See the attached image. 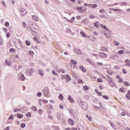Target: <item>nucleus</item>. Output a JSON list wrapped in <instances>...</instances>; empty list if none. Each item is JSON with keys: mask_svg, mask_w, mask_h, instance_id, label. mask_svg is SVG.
<instances>
[{"mask_svg": "<svg viewBox=\"0 0 130 130\" xmlns=\"http://www.w3.org/2000/svg\"><path fill=\"white\" fill-rule=\"evenodd\" d=\"M80 104H81V108H82L83 110H88V106L87 103L83 101H80Z\"/></svg>", "mask_w": 130, "mask_h": 130, "instance_id": "obj_1", "label": "nucleus"}, {"mask_svg": "<svg viewBox=\"0 0 130 130\" xmlns=\"http://www.w3.org/2000/svg\"><path fill=\"white\" fill-rule=\"evenodd\" d=\"M44 95L46 97H47L49 95V89L48 87H46L44 89Z\"/></svg>", "mask_w": 130, "mask_h": 130, "instance_id": "obj_2", "label": "nucleus"}, {"mask_svg": "<svg viewBox=\"0 0 130 130\" xmlns=\"http://www.w3.org/2000/svg\"><path fill=\"white\" fill-rule=\"evenodd\" d=\"M74 52H75V53H77L78 54H82V53L81 52V49L75 48L74 49Z\"/></svg>", "mask_w": 130, "mask_h": 130, "instance_id": "obj_3", "label": "nucleus"}, {"mask_svg": "<svg viewBox=\"0 0 130 130\" xmlns=\"http://www.w3.org/2000/svg\"><path fill=\"white\" fill-rule=\"evenodd\" d=\"M79 68L83 73H87V69H86L83 66H80Z\"/></svg>", "mask_w": 130, "mask_h": 130, "instance_id": "obj_4", "label": "nucleus"}, {"mask_svg": "<svg viewBox=\"0 0 130 130\" xmlns=\"http://www.w3.org/2000/svg\"><path fill=\"white\" fill-rule=\"evenodd\" d=\"M97 5L96 4H89L88 7L89 8H92V9H96L97 8Z\"/></svg>", "mask_w": 130, "mask_h": 130, "instance_id": "obj_5", "label": "nucleus"}, {"mask_svg": "<svg viewBox=\"0 0 130 130\" xmlns=\"http://www.w3.org/2000/svg\"><path fill=\"white\" fill-rule=\"evenodd\" d=\"M68 100L70 101V102H71V103H75V100L73 99L72 96L71 95L68 96Z\"/></svg>", "mask_w": 130, "mask_h": 130, "instance_id": "obj_6", "label": "nucleus"}, {"mask_svg": "<svg viewBox=\"0 0 130 130\" xmlns=\"http://www.w3.org/2000/svg\"><path fill=\"white\" fill-rule=\"evenodd\" d=\"M94 27H96L97 29H99L100 28V25H99V21H96L93 23Z\"/></svg>", "mask_w": 130, "mask_h": 130, "instance_id": "obj_7", "label": "nucleus"}, {"mask_svg": "<svg viewBox=\"0 0 130 130\" xmlns=\"http://www.w3.org/2000/svg\"><path fill=\"white\" fill-rule=\"evenodd\" d=\"M109 11H114L115 12H122L121 10L118 9H115V8H109Z\"/></svg>", "mask_w": 130, "mask_h": 130, "instance_id": "obj_8", "label": "nucleus"}, {"mask_svg": "<svg viewBox=\"0 0 130 130\" xmlns=\"http://www.w3.org/2000/svg\"><path fill=\"white\" fill-rule=\"evenodd\" d=\"M5 63L7 64L8 67H11L12 66V62L11 61H8V59H6L5 60Z\"/></svg>", "mask_w": 130, "mask_h": 130, "instance_id": "obj_9", "label": "nucleus"}, {"mask_svg": "<svg viewBox=\"0 0 130 130\" xmlns=\"http://www.w3.org/2000/svg\"><path fill=\"white\" fill-rule=\"evenodd\" d=\"M18 80L20 81H25V76H24V74H22L18 78Z\"/></svg>", "mask_w": 130, "mask_h": 130, "instance_id": "obj_10", "label": "nucleus"}, {"mask_svg": "<svg viewBox=\"0 0 130 130\" xmlns=\"http://www.w3.org/2000/svg\"><path fill=\"white\" fill-rule=\"evenodd\" d=\"M24 11H25V12H24ZM24 11H23V10H20V15H21V16H22V17H23V16L25 15L26 14V13H27V11H26V10L24 9Z\"/></svg>", "mask_w": 130, "mask_h": 130, "instance_id": "obj_11", "label": "nucleus"}, {"mask_svg": "<svg viewBox=\"0 0 130 130\" xmlns=\"http://www.w3.org/2000/svg\"><path fill=\"white\" fill-rule=\"evenodd\" d=\"M68 123H69V124H71V125H74V124H75V122L73 120H72V119H68Z\"/></svg>", "mask_w": 130, "mask_h": 130, "instance_id": "obj_12", "label": "nucleus"}, {"mask_svg": "<svg viewBox=\"0 0 130 130\" xmlns=\"http://www.w3.org/2000/svg\"><path fill=\"white\" fill-rule=\"evenodd\" d=\"M88 18H86L85 19H84L82 21L81 23H83V24L84 25H87V24H88Z\"/></svg>", "mask_w": 130, "mask_h": 130, "instance_id": "obj_13", "label": "nucleus"}, {"mask_svg": "<svg viewBox=\"0 0 130 130\" xmlns=\"http://www.w3.org/2000/svg\"><path fill=\"white\" fill-rule=\"evenodd\" d=\"M100 55L101 57H103V58L107 57V55L105 53L101 52L100 53Z\"/></svg>", "mask_w": 130, "mask_h": 130, "instance_id": "obj_14", "label": "nucleus"}, {"mask_svg": "<svg viewBox=\"0 0 130 130\" xmlns=\"http://www.w3.org/2000/svg\"><path fill=\"white\" fill-rule=\"evenodd\" d=\"M38 74H39L40 76H41L42 77H43V76H44V72L42 71L40 69L38 70Z\"/></svg>", "mask_w": 130, "mask_h": 130, "instance_id": "obj_15", "label": "nucleus"}, {"mask_svg": "<svg viewBox=\"0 0 130 130\" xmlns=\"http://www.w3.org/2000/svg\"><path fill=\"white\" fill-rule=\"evenodd\" d=\"M109 85L111 87H114L115 86V83L112 82V80H111L109 82Z\"/></svg>", "mask_w": 130, "mask_h": 130, "instance_id": "obj_16", "label": "nucleus"}, {"mask_svg": "<svg viewBox=\"0 0 130 130\" xmlns=\"http://www.w3.org/2000/svg\"><path fill=\"white\" fill-rule=\"evenodd\" d=\"M17 118L21 119L23 118V114L19 113H16Z\"/></svg>", "mask_w": 130, "mask_h": 130, "instance_id": "obj_17", "label": "nucleus"}, {"mask_svg": "<svg viewBox=\"0 0 130 130\" xmlns=\"http://www.w3.org/2000/svg\"><path fill=\"white\" fill-rule=\"evenodd\" d=\"M32 113L31 112H28L25 114V116H26V117H28V118H30V117H31L32 116Z\"/></svg>", "mask_w": 130, "mask_h": 130, "instance_id": "obj_18", "label": "nucleus"}, {"mask_svg": "<svg viewBox=\"0 0 130 130\" xmlns=\"http://www.w3.org/2000/svg\"><path fill=\"white\" fill-rule=\"evenodd\" d=\"M56 117L58 120L61 119V116L60 113L59 112L57 113Z\"/></svg>", "mask_w": 130, "mask_h": 130, "instance_id": "obj_19", "label": "nucleus"}, {"mask_svg": "<svg viewBox=\"0 0 130 130\" xmlns=\"http://www.w3.org/2000/svg\"><path fill=\"white\" fill-rule=\"evenodd\" d=\"M13 118H14V116L13 115H11L9 116L8 120V123H11V124H12V123H13V122H9V120H10V119H13Z\"/></svg>", "mask_w": 130, "mask_h": 130, "instance_id": "obj_20", "label": "nucleus"}, {"mask_svg": "<svg viewBox=\"0 0 130 130\" xmlns=\"http://www.w3.org/2000/svg\"><path fill=\"white\" fill-rule=\"evenodd\" d=\"M9 52H10V53H15V52H16V50L13 48H11L9 49Z\"/></svg>", "mask_w": 130, "mask_h": 130, "instance_id": "obj_21", "label": "nucleus"}, {"mask_svg": "<svg viewBox=\"0 0 130 130\" xmlns=\"http://www.w3.org/2000/svg\"><path fill=\"white\" fill-rule=\"evenodd\" d=\"M65 80H67L68 81H71L72 79L71 78V77L69 74L66 75V77H65Z\"/></svg>", "mask_w": 130, "mask_h": 130, "instance_id": "obj_22", "label": "nucleus"}, {"mask_svg": "<svg viewBox=\"0 0 130 130\" xmlns=\"http://www.w3.org/2000/svg\"><path fill=\"white\" fill-rule=\"evenodd\" d=\"M90 40H91V41H95L96 40V38L93 36H90Z\"/></svg>", "mask_w": 130, "mask_h": 130, "instance_id": "obj_23", "label": "nucleus"}, {"mask_svg": "<svg viewBox=\"0 0 130 130\" xmlns=\"http://www.w3.org/2000/svg\"><path fill=\"white\" fill-rule=\"evenodd\" d=\"M78 126H79V127H78L79 130H82L84 128V126L80 123L78 124Z\"/></svg>", "mask_w": 130, "mask_h": 130, "instance_id": "obj_24", "label": "nucleus"}, {"mask_svg": "<svg viewBox=\"0 0 130 130\" xmlns=\"http://www.w3.org/2000/svg\"><path fill=\"white\" fill-rule=\"evenodd\" d=\"M47 108L49 109V110H51V109H52V108H53V106H52V105H51L50 104H49L47 106Z\"/></svg>", "mask_w": 130, "mask_h": 130, "instance_id": "obj_25", "label": "nucleus"}, {"mask_svg": "<svg viewBox=\"0 0 130 130\" xmlns=\"http://www.w3.org/2000/svg\"><path fill=\"white\" fill-rule=\"evenodd\" d=\"M85 116L87 118H88V120H89V121H92V117L89 116V115H88V114H86Z\"/></svg>", "mask_w": 130, "mask_h": 130, "instance_id": "obj_26", "label": "nucleus"}, {"mask_svg": "<svg viewBox=\"0 0 130 130\" xmlns=\"http://www.w3.org/2000/svg\"><path fill=\"white\" fill-rule=\"evenodd\" d=\"M80 34L81 35H82V36L83 37H86L87 34H86V33H85V32L83 31H80Z\"/></svg>", "mask_w": 130, "mask_h": 130, "instance_id": "obj_27", "label": "nucleus"}, {"mask_svg": "<svg viewBox=\"0 0 130 130\" xmlns=\"http://www.w3.org/2000/svg\"><path fill=\"white\" fill-rule=\"evenodd\" d=\"M123 89H124V87H121L119 89V91L121 93H124L125 92V90H124Z\"/></svg>", "mask_w": 130, "mask_h": 130, "instance_id": "obj_28", "label": "nucleus"}, {"mask_svg": "<svg viewBox=\"0 0 130 130\" xmlns=\"http://www.w3.org/2000/svg\"><path fill=\"white\" fill-rule=\"evenodd\" d=\"M58 98L60 100H63V95H62V94L60 93L58 96Z\"/></svg>", "mask_w": 130, "mask_h": 130, "instance_id": "obj_29", "label": "nucleus"}, {"mask_svg": "<svg viewBox=\"0 0 130 130\" xmlns=\"http://www.w3.org/2000/svg\"><path fill=\"white\" fill-rule=\"evenodd\" d=\"M25 43L27 46H30V45H31V43L28 40H26Z\"/></svg>", "mask_w": 130, "mask_h": 130, "instance_id": "obj_30", "label": "nucleus"}, {"mask_svg": "<svg viewBox=\"0 0 130 130\" xmlns=\"http://www.w3.org/2000/svg\"><path fill=\"white\" fill-rule=\"evenodd\" d=\"M32 18L33 19V20H34V21H38V18H37V17L35 15H32Z\"/></svg>", "mask_w": 130, "mask_h": 130, "instance_id": "obj_31", "label": "nucleus"}, {"mask_svg": "<svg viewBox=\"0 0 130 130\" xmlns=\"http://www.w3.org/2000/svg\"><path fill=\"white\" fill-rule=\"evenodd\" d=\"M34 40H35V41H36L37 43H39V44L40 43V41L38 40V39H37V37H34Z\"/></svg>", "mask_w": 130, "mask_h": 130, "instance_id": "obj_32", "label": "nucleus"}, {"mask_svg": "<svg viewBox=\"0 0 130 130\" xmlns=\"http://www.w3.org/2000/svg\"><path fill=\"white\" fill-rule=\"evenodd\" d=\"M102 97L104 99H106V100H108V99H109V96L108 95H103Z\"/></svg>", "mask_w": 130, "mask_h": 130, "instance_id": "obj_33", "label": "nucleus"}, {"mask_svg": "<svg viewBox=\"0 0 130 130\" xmlns=\"http://www.w3.org/2000/svg\"><path fill=\"white\" fill-rule=\"evenodd\" d=\"M73 117H74L75 119H79V117L77 116V114L75 113L73 114Z\"/></svg>", "mask_w": 130, "mask_h": 130, "instance_id": "obj_34", "label": "nucleus"}, {"mask_svg": "<svg viewBox=\"0 0 130 130\" xmlns=\"http://www.w3.org/2000/svg\"><path fill=\"white\" fill-rule=\"evenodd\" d=\"M70 66L73 68V69H76L77 68V66L76 64L74 63H70Z\"/></svg>", "mask_w": 130, "mask_h": 130, "instance_id": "obj_35", "label": "nucleus"}, {"mask_svg": "<svg viewBox=\"0 0 130 130\" xmlns=\"http://www.w3.org/2000/svg\"><path fill=\"white\" fill-rule=\"evenodd\" d=\"M83 89L84 90H89V86H88L87 85H84L83 86Z\"/></svg>", "mask_w": 130, "mask_h": 130, "instance_id": "obj_36", "label": "nucleus"}, {"mask_svg": "<svg viewBox=\"0 0 130 130\" xmlns=\"http://www.w3.org/2000/svg\"><path fill=\"white\" fill-rule=\"evenodd\" d=\"M31 109L35 111V112H36V111H37V107H36V106L32 107V108H31Z\"/></svg>", "mask_w": 130, "mask_h": 130, "instance_id": "obj_37", "label": "nucleus"}, {"mask_svg": "<svg viewBox=\"0 0 130 130\" xmlns=\"http://www.w3.org/2000/svg\"><path fill=\"white\" fill-rule=\"evenodd\" d=\"M82 9H83V7H77L76 8V10H77L78 12H82Z\"/></svg>", "mask_w": 130, "mask_h": 130, "instance_id": "obj_38", "label": "nucleus"}, {"mask_svg": "<svg viewBox=\"0 0 130 130\" xmlns=\"http://www.w3.org/2000/svg\"><path fill=\"white\" fill-rule=\"evenodd\" d=\"M20 125L21 128H24L26 127V124H25V123H22Z\"/></svg>", "mask_w": 130, "mask_h": 130, "instance_id": "obj_39", "label": "nucleus"}, {"mask_svg": "<svg viewBox=\"0 0 130 130\" xmlns=\"http://www.w3.org/2000/svg\"><path fill=\"white\" fill-rule=\"evenodd\" d=\"M124 85H125L127 87H129V83L127 81H124L123 82Z\"/></svg>", "mask_w": 130, "mask_h": 130, "instance_id": "obj_40", "label": "nucleus"}, {"mask_svg": "<svg viewBox=\"0 0 130 130\" xmlns=\"http://www.w3.org/2000/svg\"><path fill=\"white\" fill-rule=\"evenodd\" d=\"M71 63H73V64H74H74H77V63H78V62H77V61H76V60H74V59H71Z\"/></svg>", "mask_w": 130, "mask_h": 130, "instance_id": "obj_41", "label": "nucleus"}, {"mask_svg": "<svg viewBox=\"0 0 130 130\" xmlns=\"http://www.w3.org/2000/svg\"><path fill=\"white\" fill-rule=\"evenodd\" d=\"M97 82L98 83H102L103 82V80L102 79V78H98Z\"/></svg>", "mask_w": 130, "mask_h": 130, "instance_id": "obj_42", "label": "nucleus"}, {"mask_svg": "<svg viewBox=\"0 0 130 130\" xmlns=\"http://www.w3.org/2000/svg\"><path fill=\"white\" fill-rule=\"evenodd\" d=\"M113 43L114 45H116V46H118L119 45V43L116 41H114Z\"/></svg>", "mask_w": 130, "mask_h": 130, "instance_id": "obj_43", "label": "nucleus"}, {"mask_svg": "<svg viewBox=\"0 0 130 130\" xmlns=\"http://www.w3.org/2000/svg\"><path fill=\"white\" fill-rule=\"evenodd\" d=\"M52 75H55V76L58 77V75L57 74V73H56V72H55V71H54V70L52 71Z\"/></svg>", "mask_w": 130, "mask_h": 130, "instance_id": "obj_44", "label": "nucleus"}, {"mask_svg": "<svg viewBox=\"0 0 130 130\" xmlns=\"http://www.w3.org/2000/svg\"><path fill=\"white\" fill-rule=\"evenodd\" d=\"M118 53L119 54H123V53H124V51H123V50H120L118 51Z\"/></svg>", "mask_w": 130, "mask_h": 130, "instance_id": "obj_45", "label": "nucleus"}, {"mask_svg": "<svg viewBox=\"0 0 130 130\" xmlns=\"http://www.w3.org/2000/svg\"><path fill=\"white\" fill-rule=\"evenodd\" d=\"M107 73H108V74H109V75H113V72H112V71H110V70H107Z\"/></svg>", "mask_w": 130, "mask_h": 130, "instance_id": "obj_46", "label": "nucleus"}, {"mask_svg": "<svg viewBox=\"0 0 130 130\" xmlns=\"http://www.w3.org/2000/svg\"><path fill=\"white\" fill-rule=\"evenodd\" d=\"M84 83V81L82 79H79L78 81V84H83Z\"/></svg>", "mask_w": 130, "mask_h": 130, "instance_id": "obj_47", "label": "nucleus"}, {"mask_svg": "<svg viewBox=\"0 0 130 130\" xmlns=\"http://www.w3.org/2000/svg\"><path fill=\"white\" fill-rule=\"evenodd\" d=\"M114 69L116 71H119V70H120V68H119V67L117 66H115Z\"/></svg>", "mask_w": 130, "mask_h": 130, "instance_id": "obj_48", "label": "nucleus"}, {"mask_svg": "<svg viewBox=\"0 0 130 130\" xmlns=\"http://www.w3.org/2000/svg\"><path fill=\"white\" fill-rule=\"evenodd\" d=\"M109 68H110V66L109 65L106 64L104 66V69H109Z\"/></svg>", "mask_w": 130, "mask_h": 130, "instance_id": "obj_49", "label": "nucleus"}, {"mask_svg": "<svg viewBox=\"0 0 130 130\" xmlns=\"http://www.w3.org/2000/svg\"><path fill=\"white\" fill-rule=\"evenodd\" d=\"M105 12H106V11H105V9H101L99 11L100 13H105Z\"/></svg>", "mask_w": 130, "mask_h": 130, "instance_id": "obj_50", "label": "nucleus"}, {"mask_svg": "<svg viewBox=\"0 0 130 130\" xmlns=\"http://www.w3.org/2000/svg\"><path fill=\"white\" fill-rule=\"evenodd\" d=\"M101 50H102V51L105 52V51H106V50H107V48H106L105 47H103V48H102Z\"/></svg>", "mask_w": 130, "mask_h": 130, "instance_id": "obj_51", "label": "nucleus"}, {"mask_svg": "<svg viewBox=\"0 0 130 130\" xmlns=\"http://www.w3.org/2000/svg\"><path fill=\"white\" fill-rule=\"evenodd\" d=\"M10 36H11V33L10 32H7L6 34L7 38H10Z\"/></svg>", "mask_w": 130, "mask_h": 130, "instance_id": "obj_52", "label": "nucleus"}, {"mask_svg": "<svg viewBox=\"0 0 130 130\" xmlns=\"http://www.w3.org/2000/svg\"><path fill=\"white\" fill-rule=\"evenodd\" d=\"M38 112H39V114H40V115H41V114H42V113H43V111H42V110L40 109L38 110Z\"/></svg>", "mask_w": 130, "mask_h": 130, "instance_id": "obj_53", "label": "nucleus"}, {"mask_svg": "<svg viewBox=\"0 0 130 130\" xmlns=\"http://www.w3.org/2000/svg\"><path fill=\"white\" fill-rule=\"evenodd\" d=\"M42 94V93H41V92H38L37 93V96H38V97H41Z\"/></svg>", "mask_w": 130, "mask_h": 130, "instance_id": "obj_54", "label": "nucleus"}, {"mask_svg": "<svg viewBox=\"0 0 130 130\" xmlns=\"http://www.w3.org/2000/svg\"><path fill=\"white\" fill-rule=\"evenodd\" d=\"M18 111H21V109H17V108H15L14 110V112H18Z\"/></svg>", "mask_w": 130, "mask_h": 130, "instance_id": "obj_55", "label": "nucleus"}, {"mask_svg": "<svg viewBox=\"0 0 130 130\" xmlns=\"http://www.w3.org/2000/svg\"><path fill=\"white\" fill-rule=\"evenodd\" d=\"M5 25L6 27H9V26L10 25V23H9V22H8V21H6L5 23Z\"/></svg>", "mask_w": 130, "mask_h": 130, "instance_id": "obj_56", "label": "nucleus"}, {"mask_svg": "<svg viewBox=\"0 0 130 130\" xmlns=\"http://www.w3.org/2000/svg\"><path fill=\"white\" fill-rule=\"evenodd\" d=\"M106 77L108 78V80H109V81H111V80H112V78H111L109 75H107Z\"/></svg>", "mask_w": 130, "mask_h": 130, "instance_id": "obj_57", "label": "nucleus"}, {"mask_svg": "<svg viewBox=\"0 0 130 130\" xmlns=\"http://www.w3.org/2000/svg\"><path fill=\"white\" fill-rule=\"evenodd\" d=\"M126 2H123L121 3L120 6H126Z\"/></svg>", "mask_w": 130, "mask_h": 130, "instance_id": "obj_58", "label": "nucleus"}, {"mask_svg": "<svg viewBox=\"0 0 130 130\" xmlns=\"http://www.w3.org/2000/svg\"><path fill=\"white\" fill-rule=\"evenodd\" d=\"M84 12H86V7H83V8L81 10V13H84Z\"/></svg>", "mask_w": 130, "mask_h": 130, "instance_id": "obj_59", "label": "nucleus"}, {"mask_svg": "<svg viewBox=\"0 0 130 130\" xmlns=\"http://www.w3.org/2000/svg\"><path fill=\"white\" fill-rule=\"evenodd\" d=\"M125 98L126 99H128V100H130V96L127 95V93L125 94Z\"/></svg>", "mask_w": 130, "mask_h": 130, "instance_id": "obj_60", "label": "nucleus"}, {"mask_svg": "<svg viewBox=\"0 0 130 130\" xmlns=\"http://www.w3.org/2000/svg\"><path fill=\"white\" fill-rule=\"evenodd\" d=\"M122 71L123 74H124V75H125V74H126V73H127L126 70H125V69H123Z\"/></svg>", "mask_w": 130, "mask_h": 130, "instance_id": "obj_61", "label": "nucleus"}, {"mask_svg": "<svg viewBox=\"0 0 130 130\" xmlns=\"http://www.w3.org/2000/svg\"><path fill=\"white\" fill-rule=\"evenodd\" d=\"M69 112H70V114H75V112H74V111H73V110H72V109H71L69 111Z\"/></svg>", "mask_w": 130, "mask_h": 130, "instance_id": "obj_62", "label": "nucleus"}, {"mask_svg": "<svg viewBox=\"0 0 130 130\" xmlns=\"http://www.w3.org/2000/svg\"><path fill=\"white\" fill-rule=\"evenodd\" d=\"M2 4L4 7H5V8H7V5L6 4V3L5 2V1H2Z\"/></svg>", "mask_w": 130, "mask_h": 130, "instance_id": "obj_63", "label": "nucleus"}, {"mask_svg": "<svg viewBox=\"0 0 130 130\" xmlns=\"http://www.w3.org/2000/svg\"><path fill=\"white\" fill-rule=\"evenodd\" d=\"M48 118H49V119H51V120L53 119V117H52V116H51V115H48Z\"/></svg>", "mask_w": 130, "mask_h": 130, "instance_id": "obj_64", "label": "nucleus"}]
</instances>
